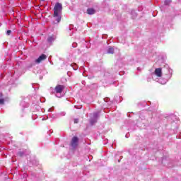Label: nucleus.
Returning <instances> with one entry per match:
<instances>
[{"instance_id":"9b49d317","label":"nucleus","mask_w":181,"mask_h":181,"mask_svg":"<svg viewBox=\"0 0 181 181\" xmlns=\"http://www.w3.org/2000/svg\"><path fill=\"white\" fill-rule=\"evenodd\" d=\"M88 15H94L95 13V9L89 8L87 9Z\"/></svg>"},{"instance_id":"f704fd0d","label":"nucleus","mask_w":181,"mask_h":181,"mask_svg":"<svg viewBox=\"0 0 181 181\" xmlns=\"http://www.w3.org/2000/svg\"><path fill=\"white\" fill-rule=\"evenodd\" d=\"M24 176H26V174H25Z\"/></svg>"},{"instance_id":"4be33fe9","label":"nucleus","mask_w":181,"mask_h":181,"mask_svg":"<svg viewBox=\"0 0 181 181\" xmlns=\"http://www.w3.org/2000/svg\"><path fill=\"white\" fill-rule=\"evenodd\" d=\"M74 124H78V119H74Z\"/></svg>"},{"instance_id":"20e7f679","label":"nucleus","mask_w":181,"mask_h":181,"mask_svg":"<svg viewBox=\"0 0 181 181\" xmlns=\"http://www.w3.org/2000/svg\"><path fill=\"white\" fill-rule=\"evenodd\" d=\"M100 117V112H94L91 115L90 122V124H95L98 120V117Z\"/></svg>"},{"instance_id":"f03ea898","label":"nucleus","mask_w":181,"mask_h":181,"mask_svg":"<svg viewBox=\"0 0 181 181\" xmlns=\"http://www.w3.org/2000/svg\"><path fill=\"white\" fill-rule=\"evenodd\" d=\"M164 74H165V78H156L155 79V81H157V83H159L160 84H166L172 78V73L173 71L171 69L169 68V65L165 64L164 66L163 69Z\"/></svg>"},{"instance_id":"7c9ffc66","label":"nucleus","mask_w":181,"mask_h":181,"mask_svg":"<svg viewBox=\"0 0 181 181\" xmlns=\"http://www.w3.org/2000/svg\"><path fill=\"white\" fill-rule=\"evenodd\" d=\"M0 26H2V23H0Z\"/></svg>"},{"instance_id":"423d86ee","label":"nucleus","mask_w":181,"mask_h":181,"mask_svg":"<svg viewBox=\"0 0 181 181\" xmlns=\"http://www.w3.org/2000/svg\"><path fill=\"white\" fill-rule=\"evenodd\" d=\"M7 77H8V80H10L9 84H13L14 81H16V79L19 78V76H18L16 74H13V75L8 74V75H7Z\"/></svg>"},{"instance_id":"f8f14e48","label":"nucleus","mask_w":181,"mask_h":181,"mask_svg":"<svg viewBox=\"0 0 181 181\" xmlns=\"http://www.w3.org/2000/svg\"><path fill=\"white\" fill-rule=\"evenodd\" d=\"M114 52H115V49H114V47H109L107 50V53H108L109 54H114Z\"/></svg>"},{"instance_id":"393cba45","label":"nucleus","mask_w":181,"mask_h":181,"mask_svg":"<svg viewBox=\"0 0 181 181\" xmlns=\"http://www.w3.org/2000/svg\"><path fill=\"white\" fill-rule=\"evenodd\" d=\"M73 28H74V25H69V30H71L73 29Z\"/></svg>"},{"instance_id":"473e14b6","label":"nucleus","mask_w":181,"mask_h":181,"mask_svg":"<svg viewBox=\"0 0 181 181\" xmlns=\"http://www.w3.org/2000/svg\"><path fill=\"white\" fill-rule=\"evenodd\" d=\"M40 1H42V2H44L45 0H40Z\"/></svg>"},{"instance_id":"c756f323","label":"nucleus","mask_w":181,"mask_h":181,"mask_svg":"<svg viewBox=\"0 0 181 181\" xmlns=\"http://www.w3.org/2000/svg\"><path fill=\"white\" fill-rule=\"evenodd\" d=\"M136 124H137V127H139V123H136Z\"/></svg>"},{"instance_id":"72a5a7b5","label":"nucleus","mask_w":181,"mask_h":181,"mask_svg":"<svg viewBox=\"0 0 181 181\" xmlns=\"http://www.w3.org/2000/svg\"><path fill=\"white\" fill-rule=\"evenodd\" d=\"M0 95H2V93H0Z\"/></svg>"},{"instance_id":"6ab92c4d","label":"nucleus","mask_w":181,"mask_h":181,"mask_svg":"<svg viewBox=\"0 0 181 181\" xmlns=\"http://www.w3.org/2000/svg\"><path fill=\"white\" fill-rule=\"evenodd\" d=\"M31 67H33V64L30 63L27 66V69H31Z\"/></svg>"},{"instance_id":"0eeeda50","label":"nucleus","mask_w":181,"mask_h":181,"mask_svg":"<svg viewBox=\"0 0 181 181\" xmlns=\"http://www.w3.org/2000/svg\"><path fill=\"white\" fill-rule=\"evenodd\" d=\"M54 40H56V35H48L47 37V42L49 45H53V42H54Z\"/></svg>"},{"instance_id":"a211bd4d","label":"nucleus","mask_w":181,"mask_h":181,"mask_svg":"<svg viewBox=\"0 0 181 181\" xmlns=\"http://www.w3.org/2000/svg\"><path fill=\"white\" fill-rule=\"evenodd\" d=\"M11 33H12V31L11 30H7L6 32L7 36H10Z\"/></svg>"},{"instance_id":"1a4fd4ad","label":"nucleus","mask_w":181,"mask_h":181,"mask_svg":"<svg viewBox=\"0 0 181 181\" xmlns=\"http://www.w3.org/2000/svg\"><path fill=\"white\" fill-rule=\"evenodd\" d=\"M30 153V151L29 150H23L20 151L17 153L18 156H20L21 158L23 156H27V155H29Z\"/></svg>"},{"instance_id":"412c9836","label":"nucleus","mask_w":181,"mask_h":181,"mask_svg":"<svg viewBox=\"0 0 181 181\" xmlns=\"http://www.w3.org/2000/svg\"><path fill=\"white\" fill-rule=\"evenodd\" d=\"M104 101H105V103H108V102L110 101V98H104Z\"/></svg>"},{"instance_id":"bb28decb","label":"nucleus","mask_w":181,"mask_h":181,"mask_svg":"<svg viewBox=\"0 0 181 181\" xmlns=\"http://www.w3.org/2000/svg\"><path fill=\"white\" fill-rule=\"evenodd\" d=\"M33 119H36V118H37V115H33L32 117Z\"/></svg>"},{"instance_id":"b1692460","label":"nucleus","mask_w":181,"mask_h":181,"mask_svg":"<svg viewBox=\"0 0 181 181\" xmlns=\"http://www.w3.org/2000/svg\"><path fill=\"white\" fill-rule=\"evenodd\" d=\"M53 110H54V107H52V108H49V109L48 110V111H49V112H52V111H53Z\"/></svg>"},{"instance_id":"a878e982","label":"nucleus","mask_w":181,"mask_h":181,"mask_svg":"<svg viewBox=\"0 0 181 181\" xmlns=\"http://www.w3.org/2000/svg\"><path fill=\"white\" fill-rule=\"evenodd\" d=\"M40 101H41L42 103H45V101H46V99L42 98V99H40Z\"/></svg>"},{"instance_id":"4468645a","label":"nucleus","mask_w":181,"mask_h":181,"mask_svg":"<svg viewBox=\"0 0 181 181\" xmlns=\"http://www.w3.org/2000/svg\"><path fill=\"white\" fill-rule=\"evenodd\" d=\"M71 66L74 69V70H77L78 69V66L77 65V64H71Z\"/></svg>"},{"instance_id":"9d476101","label":"nucleus","mask_w":181,"mask_h":181,"mask_svg":"<svg viewBox=\"0 0 181 181\" xmlns=\"http://www.w3.org/2000/svg\"><path fill=\"white\" fill-rule=\"evenodd\" d=\"M154 74L156 77H162V68H156L154 71Z\"/></svg>"},{"instance_id":"c85d7f7f","label":"nucleus","mask_w":181,"mask_h":181,"mask_svg":"<svg viewBox=\"0 0 181 181\" xmlns=\"http://www.w3.org/2000/svg\"><path fill=\"white\" fill-rule=\"evenodd\" d=\"M62 115H66V113L65 112H62Z\"/></svg>"},{"instance_id":"6e6552de","label":"nucleus","mask_w":181,"mask_h":181,"mask_svg":"<svg viewBox=\"0 0 181 181\" xmlns=\"http://www.w3.org/2000/svg\"><path fill=\"white\" fill-rule=\"evenodd\" d=\"M46 59H47V56L45 54H42L37 59H35V63L39 64L40 63H42V62H44V60H46Z\"/></svg>"},{"instance_id":"5701e85b","label":"nucleus","mask_w":181,"mask_h":181,"mask_svg":"<svg viewBox=\"0 0 181 181\" xmlns=\"http://www.w3.org/2000/svg\"><path fill=\"white\" fill-rule=\"evenodd\" d=\"M77 46V43L76 42H73L72 44V47H76Z\"/></svg>"},{"instance_id":"ddd939ff","label":"nucleus","mask_w":181,"mask_h":181,"mask_svg":"<svg viewBox=\"0 0 181 181\" xmlns=\"http://www.w3.org/2000/svg\"><path fill=\"white\" fill-rule=\"evenodd\" d=\"M131 15H132V18L133 19H135V18H136V16H137L136 12H135L134 10H132Z\"/></svg>"},{"instance_id":"7ed1b4c3","label":"nucleus","mask_w":181,"mask_h":181,"mask_svg":"<svg viewBox=\"0 0 181 181\" xmlns=\"http://www.w3.org/2000/svg\"><path fill=\"white\" fill-rule=\"evenodd\" d=\"M64 90V85H57L54 89V94L58 98L63 97V91Z\"/></svg>"},{"instance_id":"f257e3e1","label":"nucleus","mask_w":181,"mask_h":181,"mask_svg":"<svg viewBox=\"0 0 181 181\" xmlns=\"http://www.w3.org/2000/svg\"><path fill=\"white\" fill-rule=\"evenodd\" d=\"M63 11V5L62 3H56L54 7L53 18L54 19V24L57 25L62 21V12Z\"/></svg>"},{"instance_id":"2eb2a0df","label":"nucleus","mask_w":181,"mask_h":181,"mask_svg":"<svg viewBox=\"0 0 181 181\" xmlns=\"http://www.w3.org/2000/svg\"><path fill=\"white\" fill-rule=\"evenodd\" d=\"M21 107H28L29 105L28 103H25V101H21Z\"/></svg>"},{"instance_id":"dca6fc26","label":"nucleus","mask_w":181,"mask_h":181,"mask_svg":"<svg viewBox=\"0 0 181 181\" xmlns=\"http://www.w3.org/2000/svg\"><path fill=\"white\" fill-rule=\"evenodd\" d=\"M0 104L1 105H4V104H5V100L2 99V98H0Z\"/></svg>"},{"instance_id":"aec40b11","label":"nucleus","mask_w":181,"mask_h":181,"mask_svg":"<svg viewBox=\"0 0 181 181\" xmlns=\"http://www.w3.org/2000/svg\"><path fill=\"white\" fill-rule=\"evenodd\" d=\"M33 88H35V90H36V87H35V86H37H37H39V84H37V83H33Z\"/></svg>"},{"instance_id":"39448f33","label":"nucleus","mask_w":181,"mask_h":181,"mask_svg":"<svg viewBox=\"0 0 181 181\" xmlns=\"http://www.w3.org/2000/svg\"><path fill=\"white\" fill-rule=\"evenodd\" d=\"M70 146L71 149H76L78 146V137L74 136L71 141Z\"/></svg>"},{"instance_id":"f3484780","label":"nucleus","mask_w":181,"mask_h":181,"mask_svg":"<svg viewBox=\"0 0 181 181\" xmlns=\"http://www.w3.org/2000/svg\"><path fill=\"white\" fill-rule=\"evenodd\" d=\"M170 2H172V0H165V5H169V4H170Z\"/></svg>"},{"instance_id":"2f4dec72","label":"nucleus","mask_w":181,"mask_h":181,"mask_svg":"<svg viewBox=\"0 0 181 181\" xmlns=\"http://www.w3.org/2000/svg\"><path fill=\"white\" fill-rule=\"evenodd\" d=\"M137 70H141L139 68H137Z\"/></svg>"},{"instance_id":"cd10ccee","label":"nucleus","mask_w":181,"mask_h":181,"mask_svg":"<svg viewBox=\"0 0 181 181\" xmlns=\"http://www.w3.org/2000/svg\"><path fill=\"white\" fill-rule=\"evenodd\" d=\"M125 138H129V134H127L125 135Z\"/></svg>"}]
</instances>
